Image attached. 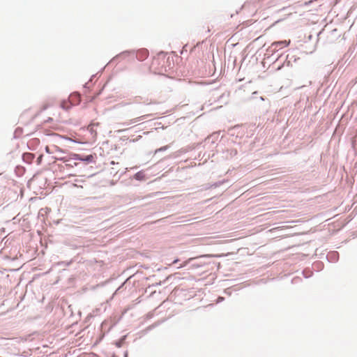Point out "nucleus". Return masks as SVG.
Returning <instances> with one entry per match:
<instances>
[{
  "mask_svg": "<svg viewBox=\"0 0 357 357\" xmlns=\"http://www.w3.org/2000/svg\"><path fill=\"white\" fill-rule=\"evenodd\" d=\"M23 160L27 163H31L34 159V155L31 153H25L22 155Z\"/></svg>",
  "mask_w": 357,
  "mask_h": 357,
  "instance_id": "2",
  "label": "nucleus"
},
{
  "mask_svg": "<svg viewBox=\"0 0 357 357\" xmlns=\"http://www.w3.org/2000/svg\"><path fill=\"white\" fill-rule=\"evenodd\" d=\"M93 159L91 155L86 156L85 158L80 157L77 154H73L68 157L61 158L59 160L65 163L66 167L73 168L76 167L79 162V160L91 161Z\"/></svg>",
  "mask_w": 357,
  "mask_h": 357,
  "instance_id": "1",
  "label": "nucleus"
},
{
  "mask_svg": "<svg viewBox=\"0 0 357 357\" xmlns=\"http://www.w3.org/2000/svg\"><path fill=\"white\" fill-rule=\"evenodd\" d=\"M45 150H46V151H47V153H49V152H50V151H49V147H48V146H46Z\"/></svg>",
  "mask_w": 357,
  "mask_h": 357,
  "instance_id": "6",
  "label": "nucleus"
},
{
  "mask_svg": "<svg viewBox=\"0 0 357 357\" xmlns=\"http://www.w3.org/2000/svg\"><path fill=\"white\" fill-rule=\"evenodd\" d=\"M290 43V40H282V41H279V42H275L273 43V45H275L277 46L278 45H282L285 47L288 46Z\"/></svg>",
  "mask_w": 357,
  "mask_h": 357,
  "instance_id": "4",
  "label": "nucleus"
},
{
  "mask_svg": "<svg viewBox=\"0 0 357 357\" xmlns=\"http://www.w3.org/2000/svg\"><path fill=\"white\" fill-rule=\"evenodd\" d=\"M148 54L149 53L146 50H142L137 52V57L138 59L142 61L148 56Z\"/></svg>",
  "mask_w": 357,
  "mask_h": 357,
  "instance_id": "3",
  "label": "nucleus"
},
{
  "mask_svg": "<svg viewBox=\"0 0 357 357\" xmlns=\"http://www.w3.org/2000/svg\"><path fill=\"white\" fill-rule=\"evenodd\" d=\"M74 186H76V187H80V188H82V185H78L76 183H74L73 184Z\"/></svg>",
  "mask_w": 357,
  "mask_h": 357,
  "instance_id": "5",
  "label": "nucleus"
}]
</instances>
